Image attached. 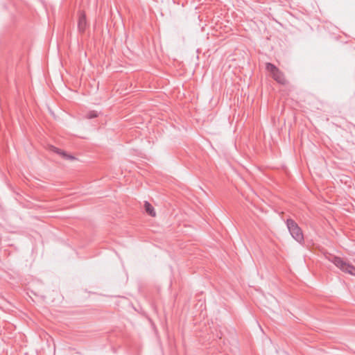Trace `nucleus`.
I'll use <instances>...</instances> for the list:
<instances>
[{
  "mask_svg": "<svg viewBox=\"0 0 355 355\" xmlns=\"http://www.w3.org/2000/svg\"><path fill=\"white\" fill-rule=\"evenodd\" d=\"M87 27V20L86 16L84 12H80L78 22V28L80 32L83 33Z\"/></svg>",
  "mask_w": 355,
  "mask_h": 355,
  "instance_id": "5",
  "label": "nucleus"
},
{
  "mask_svg": "<svg viewBox=\"0 0 355 355\" xmlns=\"http://www.w3.org/2000/svg\"><path fill=\"white\" fill-rule=\"evenodd\" d=\"M144 208H145L146 212L148 215H150V216H153V217L155 216V211L154 210V208L148 201H145Z\"/></svg>",
  "mask_w": 355,
  "mask_h": 355,
  "instance_id": "6",
  "label": "nucleus"
},
{
  "mask_svg": "<svg viewBox=\"0 0 355 355\" xmlns=\"http://www.w3.org/2000/svg\"><path fill=\"white\" fill-rule=\"evenodd\" d=\"M49 150L53 153H55L58 155H60L62 158L68 160H74L76 158L73 155H68L65 151L54 146H49Z\"/></svg>",
  "mask_w": 355,
  "mask_h": 355,
  "instance_id": "4",
  "label": "nucleus"
},
{
  "mask_svg": "<svg viewBox=\"0 0 355 355\" xmlns=\"http://www.w3.org/2000/svg\"><path fill=\"white\" fill-rule=\"evenodd\" d=\"M266 69L270 72L272 78L278 83L281 85H285L286 83V80L283 72H282L275 64L267 62L266 64Z\"/></svg>",
  "mask_w": 355,
  "mask_h": 355,
  "instance_id": "3",
  "label": "nucleus"
},
{
  "mask_svg": "<svg viewBox=\"0 0 355 355\" xmlns=\"http://www.w3.org/2000/svg\"><path fill=\"white\" fill-rule=\"evenodd\" d=\"M98 116V112L96 111L92 110V111L88 112V113L86 114L85 117L87 119H91L96 118Z\"/></svg>",
  "mask_w": 355,
  "mask_h": 355,
  "instance_id": "7",
  "label": "nucleus"
},
{
  "mask_svg": "<svg viewBox=\"0 0 355 355\" xmlns=\"http://www.w3.org/2000/svg\"><path fill=\"white\" fill-rule=\"evenodd\" d=\"M329 259L343 272L355 276V267L352 264L345 262L343 259L336 256H331Z\"/></svg>",
  "mask_w": 355,
  "mask_h": 355,
  "instance_id": "2",
  "label": "nucleus"
},
{
  "mask_svg": "<svg viewBox=\"0 0 355 355\" xmlns=\"http://www.w3.org/2000/svg\"><path fill=\"white\" fill-rule=\"evenodd\" d=\"M286 226L292 237L297 242L304 241V235L299 225L291 218L286 220Z\"/></svg>",
  "mask_w": 355,
  "mask_h": 355,
  "instance_id": "1",
  "label": "nucleus"
}]
</instances>
